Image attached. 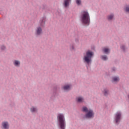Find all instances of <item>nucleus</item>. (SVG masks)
I'll return each instance as SVG.
<instances>
[{
    "label": "nucleus",
    "instance_id": "nucleus-23",
    "mask_svg": "<svg viewBox=\"0 0 129 129\" xmlns=\"http://www.w3.org/2000/svg\"><path fill=\"white\" fill-rule=\"evenodd\" d=\"M70 49L71 51H75V45L74 44H71L70 45Z\"/></svg>",
    "mask_w": 129,
    "mask_h": 129
},
{
    "label": "nucleus",
    "instance_id": "nucleus-11",
    "mask_svg": "<svg viewBox=\"0 0 129 129\" xmlns=\"http://www.w3.org/2000/svg\"><path fill=\"white\" fill-rule=\"evenodd\" d=\"M119 80H120L119 77L115 76L111 77V82L113 84H117Z\"/></svg>",
    "mask_w": 129,
    "mask_h": 129
},
{
    "label": "nucleus",
    "instance_id": "nucleus-2",
    "mask_svg": "<svg viewBox=\"0 0 129 129\" xmlns=\"http://www.w3.org/2000/svg\"><path fill=\"white\" fill-rule=\"evenodd\" d=\"M94 57V52L90 50H88L86 52L83 58V62L86 64V67L88 68V66H90V64L92 63V58Z\"/></svg>",
    "mask_w": 129,
    "mask_h": 129
},
{
    "label": "nucleus",
    "instance_id": "nucleus-28",
    "mask_svg": "<svg viewBox=\"0 0 129 129\" xmlns=\"http://www.w3.org/2000/svg\"><path fill=\"white\" fill-rule=\"evenodd\" d=\"M105 75H107V76H109V74L106 73Z\"/></svg>",
    "mask_w": 129,
    "mask_h": 129
},
{
    "label": "nucleus",
    "instance_id": "nucleus-8",
    "mask_svg": "<svg viewBox=\"0 0 129 129\" xmlns=\"http://www.w3.org/2000/svg\"><path fill=\"white\" fill-rule=\"evenodd\" d=\"M102 93L105 97H108L110 95V91H109V88H104L102 91Z\"/></svg>",
    "mask_w": 129,
    "mask_h": 129
},
{
    "label": "nucleus",
    "instance_id": "nucleus-3",
    "mask_svg": "<svg viewBox=\"0 0 129 129\" xmlns=\"http://www.w3.org/2000/svg\"><path fill=\"white\" fill-rule=\"evenodd\" d=\"M82 111L85 113L83 118H86V119H93V118H94L95 113L92 109H88L87 107L83 106L82 108Z\"/></svg>",
    "mask_w": 129,
    "mask_h": 129
},
{
    "label": "nucleus",
    "instance_id": "nucleus-24",
    "mask_svg": "<svg viewBox=\"0 0 129 129\" xmlns=\"http://www.w3.org/2000/svg\"><path fill=\"white\" fill-rule=\"evenodd\" d=\"M110 70L112 73H115V72H116V68L113 67L111 68Z\"/></svg>",
    "mask_w": 129,
    "mask_h": 129
},
{
    "label": "nucleus",
    "instance_id": "nucleus-21",
    "mask_svg": "<svg viewBox=\"0 0 129 129\" xmlns=\"http://www.w3.org/2000/svg\"><path fill=\"white\" fill-rule=\"evenodd\" d=\"M0 50L2 52H5L7 50V46L5 44H2L0 46Z\"/></svg>",
    "mask_w": 129,
    "mask_h": 129
},
{
    "label": "nucleus",
    "instance_id": "nucleus-22",
    "mask_svg": "<svg viewBox=\"0 0 129 129\" xmlns=\"http://www.w3.org/2000/svg\"><path fill=\"white\" fill-rule=\"evenodd\" d=\"M101 59L103 61H107V60H108V57H107V55H103L101 56Z\"/></svg>",
    "mask_w": 129,
    "mask_h": 129
},
{
    "label": "nucleus",
    "instance_id": "nucleus-7",
    "mask_svg": "<svg viewBox=\"0 0 129 129\" xmlns=\"http://www.w3.org/2000/svg\"><path fill=\"white\" fill-rule=\"evenodd\" d=\"M35 35L36 37H41V35H43V29L41 26H38L35 29Z\"/></svg>",
    "mask_w": 129,
    "mask_h": 129
},
{
    "label": "nucleus",
    "instance_id": "nucleus-19",
    "mask_svg": "<svg viewBox=\"0 0 129 129\" xmlns=\"http://www.w3.org/2000/svg\"><path fill=\"white\" fill-rule=\"evenodd\" d=\"M123 11L125 14H129V4H126L124 5Z\"/></svg>",
    "mask_w": 129,
    "mask_h": 129
},
{
    "label": "nucleus",
    "instance_id": "nucleus-25",
    "mask_svg": "<svg viewBox=\"0 0 129 129\" xmlns=\"http://www.w3.org/2000/svg\"><path fill=\"white\" fill-rule=\"evenodd\" d=\"M76 3L78 6L81 5V0H76Z\"/></svg>",
    "mask_w": 129,
    "mask_h": 129
},
{
    "label": "nucleus",
    "instance_id": "nucleus-26",
    "mask_svg": "<svg viewBox=\"0 0 129 129\" xmlns=\"http://www.w3.org/2000/svg\"><path fill=\"white\" fill-rule=\"evenodd\" d=\"M48 9V6L47 5H43L42 7V10H47Z\"/></svg>",
    "mask_w": 129,
    "mask_h": 129
},
{
    "label": "nucleus",
    "instance_id": "nucleus-18",
    "mask_svg": "<svg viewBox=\"0 0 129 129\" xmlns=\"http://www.w3.org/2000/svg\"><path fill=\"white\" fill-rule=\"evenodd\" d=\"M120 49L123 53H125L127 51V47L125 44H121L120 46Z\"/></svg>",
    "mask_w": 129,
    "mask_h": 129
},
{
    "label": "nucleus",
    "instance_id": "nucleus-10",
    "mask_svg": "<svg viewBox=\"0 0 129 129\" xmlns=\"http://www.w3.org/2000/svg\"><path fill=\"white\" fill-rule=\"evenodd\" d=\"M2 129H10V123L8 121H4L1 123Z\"/></svg>",
    "mask_w": 129,
    "mask_h": 129
},
{
    "label": "nucleus",
    "instance_id": "nucleus-5",
    "mask_svg": "<svg viewBox=\"0 0 129 129\" xmlns=\"http://www.w3.org/2000/svg\"><path fill=\"white\" fill-rule=\"evenodd\" d=\"M122 119L121 112L118 111L115 114V117L114 118V122L116 125H118L120 123L121 119Z\"/></svg>",
    "mask_w": 129,
    "mask_h": 129
},
{
    "label": "nucleus",
    "instance_id": "nucleus-29",
    "mask_svg": "<svg viewBox=\"0 0 129 129\" xmlns=\"http://www.w3.org/2000/svg\"><path fill=\"white\" fill-rule=\"evenodd\" d=\"M128 98L129 99V94L127 95Z\"/></svg>",
    "mask_w": 129,
    "mask_h": 129
},
{
    "label": "nucleus",
    "instance_id": "nucleus-4",
    "mask_svg": "<svg viewBox=\"0 0 129 129\" xmlns=\"http://www.w3.org/2000/svg\"><path fill=\"white\" fill-rule=\"evenodd\" d=\"M57 120L59 129H66V120H65L64 114H57Z\"/></svg>",
    "mask_w": 129,
    "mask_h": 129
},
{
    "label": "nucleus",
    "instance_id": "nucleus-6",
    "mask_svg": "<svg viewBox=\"0 0 129 129\" xmlns=\"http://www.w3.org/2000/svg\"><path fill=\"white\" fill-rule=\"evenodd\" d=\"M60 88L58 86H55L53 88L52 92L51 93V96L50 97V100H55L57 94H58V89Z\"/></svg>",
    "mask_w": 129,
    "mask_h": 129
},
{
    "label": "nucleus",
    "instance_id": "nucleus-16",
    "mask_svg": "<svg viewBox=\"0 0 129 129\" xmlns=\"http://www.w3.org/2000/svg\"><path fill=\"white\" fill-rule=\"evenodd\" d=\"M102 52L104 54H106V55H108L110 53V48L108 47H104L102 50Z\"/></svg>",
    "mask_w": 129,
    "mask_h": 129
},
{
    "label": "nucleus",
    "instance_id": "nucleus-13",
    "mask_svg": "<svg viewBox=\"0 0 129 129\" xmlns=\"http://www.w3.org/2000/svg\"><path fill=\"white\" fill-rule=\"evenodd\" d=\"M46 17H42V18L41 19V20H40L39 22V24H40L39 27H41V28H44V27H45V23H46Z\"/></svg>",
    "mask_w": 129,
    "mask_h": 129
},
{
    "label": "nucleus",
    "instance_id": "nucleus-14",
    "mask_svg": "<svg viewBox=\"0 0 129 129\" xmlns=\"http://www.w3.org/2000/svg\"><path fill=\"white\" fill-rule=\"evenodd\" d=\"M106 19L108 22H111L112 21H113V20H114V14L111 13L110 14H109L107 16Z\"/></svg>",
    "mask_w": 129,
    "mask_h": 129
},
{
    "label": "nucleus",
    "instance_id": "nucleus-17",
    "mask_svg": "<svg viewBox=\"0 0 129 129\" xmlns=\"http://www.w3.org/2000/svg\"><path fill=\"white\" fill-rule=\"evenodd\" d=\"M30 110L32 113H37L38 112V107L32 106L30 108Z\"/></svg>",
    "mask_w": 129,
    "mask_h": 129
},
{
    "label": "nucleus",
    "instance_id": "nucleus-20",
    "mask_svg": "<svg viewBox=\"0 0 129 129\" xmlns=\"http://www.w3.org/2000/svg\"><path fill=\"white\" fill-rule=\"evenodd\" d=\"M72 1V0H63V7H64V8H68V7H69L70 2Z\"/></svg>",
    "mask_w": 129,
    "mask_h": 129
},
{
    "label": "nucleus",
    "instance_id": "nucleus-9",
    "mask_svg": "<svg viewBox=\"0 0 129 129\" xmlns=\"http://www.w3.org/2000/svg\"><path fill=\"white\" fill-rule=\"evenodd\" d=\"M61 89L65 92H68L72 89V85L71 84H66L61 88Z\"/></svg>",
    "mask_w": 129,
    "mask_h": 129
},
{
    "label": "nucleus",
    "instance_id": "nucleus-12",
    "mask_svg": "<svg viewBox=\"0 0 129 129\" xmlns=\"http://www.w3.org/2000/svg\"><path fill=\"white\" fill-rule=\"evenodd\" d=\"M76 101L77 103H83L85 102V100L84 97L82 96H79L76 97Z\"/></svg>",
    "mask_w": 129,
    "mask_h": 129
},
{
    "label": "nucleus",
    "instance_id": "nucleus-27",
    "mask_svg": "<svg viewBox=\"0 0 129 129\" xmlns=\"http://www.w3.org/2000/svg\"><path fill=\"white\" fill-rule=\"evenodd\" d=\"M75 41L76 43H79V38L77 37L75 38Z\"/></svg>",
    "mask_w": 129,
    "mask_h": 129
},
{
    "label": "nucleus",
    "instance_id": "nucleus-1",
    "mask_svg": "<svg viewBox=\"0 0 129 129\" xmlns=\"http://www.w3.org/2000/svg\"><path fill=\"white\" fill-rule=\"evenodd\" d=\"M80 20L84 26L90 25V16L87 11H82L80 15Z\"/></svg>",
    "mask_w": 129,
    "mask_h": 129
},
{
    "label": "nucleus",
    "instance_id": "nucleus-15",
    "mask_svg": "<svg viewBox=\"0 0 129 129\" xmlns=\"http://www.w3.org/2000/svg\"><path fill=\"white\" fill-rule=\"evenodd\" d=\"M13 65L15 67H21V61L19 60L15 59L13 61Z\"/></svg>",
    "mask_w": 129,
    "mask_h": 129
}]
</instances>
